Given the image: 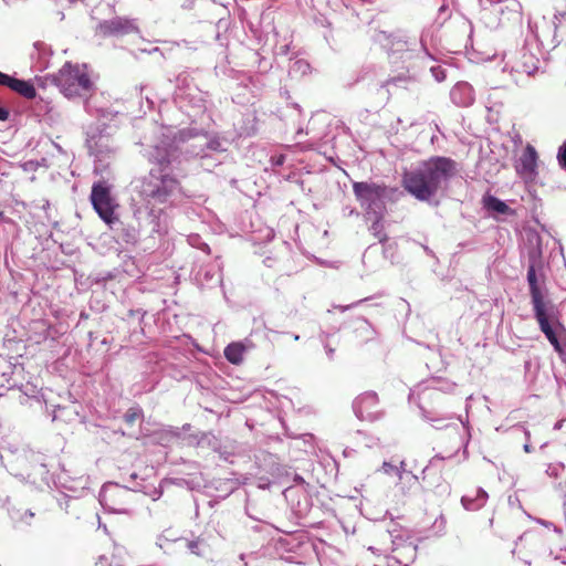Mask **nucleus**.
Segmentation results:
<instances>
[{"mask_svg":"<svg viewBox=\"0 0 566 566\" xmlns=\"http://www.w3.org/2000/svg\"><path fill=\"white\" fill-rule=\"evenodd\" d=\"M457 171L458 164L453 159L434 156L422 161L418 168L403 172L401 185L416 199L428 201Z\"/></svg>","mask_w":566,"mask_h":566,"instance_id":"obj_1","label":"nucleus"},{"mask_svg":"<svg viewBox=\"0 0 566 566\" xmlns=\"http://www.w3.org/2000/svg\"><path fill=\"white\" fill-rule=\"evenodd\" d=\"M527 283L534 318L554 349L562 354V339L566 329L560 323L558 306L548 297L545 281L538 277L534 264H530L527 269Z\"/></svg>","mask_w":566,"mask_h":566,"instance_id":"obj_2","label":"nucleus"},{"mask_svg":"<svg viewBox=\"0 0 566 566\" xmlns=\"http://www.w3.org/2000/svg\"><path fill=\"white\" fill-rule=\"evenodd\" d=\"M51 77L52 83L57 86L60 92L67 98L87 99L95 91L94 83L85 65L66 62Z\"/></svg>","mask_w":566,"mask_h":566,"instance_id":"obj_3","label":"nucleus"},{"mask_svg":"<svg viewBox=\"0 0 566 566\" xmlns=\"http://www.w3.org/2000/svg\"><path fill=\"white\" fill-rule=\"evenodd\" d=\"M178 188L179 181L169 175L149 177L143 181L140 193L149 203H165Z\"/></svg>","mask_w":566,"mask_h":566,"instance_id":"obj_4","label":"nucleus"},{"mask_svg":"<svg viewBox=\"0 0 566 566\" xmlns=\"http://www.w3.org/2000/svg\"><path fill=\"white\" fill-rule=\"evenodd\" d=\"M91 202L98 217L107 224H113L118 221L115 214L114 198L111 195V189L105 182H95L91 191Z\"/></svg>","mask_w":566,"mask_h":566,"instance_id":"obj_5","label":"nucleus"},{"mask_svg":"<svg viewBox=\"0 0 566 566\" xmlns=\"http://www.w3.org/2000/svg\"><path fill=\"white\" fill-rule=\"evenodd\" d=\"M353 191L361 207L371 209L387 196V186L384 184L357 181L353 184Z\"/></svg>","mask_w":566,"mask_h":566,"instance_id":"obj_6","label":"nucleus"},{"mask_svg":"<svg viewBox=\"0 0 566 566\" xmlns=\"http://www.w3.org/2000/svg\"><path fill=\"white\" fill-rule=\"evenodd\" d=\"M537 151L527 145L515 164L517 175L526 182L533 181L537 176Z\"/></svg>","mask_w":566,"mask_h":566,"instance_id":"obj_7","label":"nucleus"},{"mask_svg":"<svg viewBox=\"0 0 566 566\" xmlns=\"http://www.w3.org/2000/svg\"><path fill=\"white\" fill-rule=\"evenodd\" d=\"M486 499L488 494L483 490L475 489L472 491V494L463 495L461 502L465 510L475 511L485 504Z\"/></svg>","mask_w":566,"mask_h":566,"instance_id":"obj_8","label":"nucleus"},{"mask_svg":"<svg viewBox=\"0 0 566 566\" xmlns=\"http://www.w3.org/2000/svg\"><path fill=\"white\" fill-rule=\"evenodd\" d=\"M244 353L245 346L240 342L231 343L224 348V357L233 365H240L243 361Z\"/></svg>","mask_w":566,"mask_h":566,"instance_id":"obj_9","label":"nucleus"},{"mask_svg":"<svg viewBox=\"0 0 566 566\" xmlns=\"http://www.w3.org/2000/svg\"><path fill=\"white\" fill-rule=\"evenodd\" d=\"M10 90L18 93L27 99H33L36 96V90L34 85L24 80L13 78Z\"/></svg>","mask_w":566,"mask_h":566,"instance_id":"obj_10","label":"nucleus"},{"mask_svg":"<svg viewBox=\"0 0 566 566\" xmlns=\"http://www.w3.org/2000/svg\"><path fill=\"white\" fill-rule=\"evenodd\" d=\"M518 207H510L506 202L497 199V222L501 220H513L517 214Z\"/></svg>","mask_w":566,"mask_h":566,"instance_id":"obj_11","label":"nucleus"},{"mask_svg":"<svg viewBox=\"0 0 566 566\" xmlns=\"http://www.w3.org/2000/svg\"><path fill=\"white\" fill-rule=\"evenodd\" d=\"M507 138L510 139L507 143L503 142L502 146L506 153H515L518 146L522 144L521 135L514 129L507 134Z\"/></svg>","mask_w":566,"mask_h":566,"instance_id":"obj_12","label":"nucleus"},{"mask_svg":"<svg viewBox=\"0 0 566 566\" xmlns=\"http://www.w3.org/2000/svg\"><path fill=\"white\" fill-rule=\"evenodd\" d=\"M143 418V410L139 407H130L124 415V421L133 426L138 419Z\"/></svg>","mask_w":566,"mask_h":566,"instance_id":"obj_13","label":"nucleus"},{"mask_svg":"<svg viewBox=\"0 0 566 566\" xmlns=\"http://www.w3.org/2000/svg\"><path fill=\"white\" fill-rule=\"evenodd\" d=\"M565 472V465L563 463H549L546 468V474L551 478L558 479Z\"/></svg>","mask_w":566,"mask_h":566,"instance_id":"obj_14","label":"nucleus"},{"mask_svg":"<svg viewBox=\"0 0 566 566\" xmlns=\"http://www.w3.org/2000/svg\"><path fill=\"white\" fill-rule=\"evenodd\" d=\"M504 2L507 3L505 6V8L511 11L513 21L520 22L521 21V12H520L521 4L516 0H505Z\"/></svg>","mask_w":566,"mask_h":566,"instance_id":"obj_15","label":"nucleus"},{"mask_svg":"<svg viewBox=\"0 0 566 566\" xmlns=\"http://www.w3.org/2000/svg\"><path fill=\"white\" fill-rule=\"evenodd\" d=\"M557 160L560 167L566 170V142L558 148Z\"/></svg>","mask_w":566,"mask_h":566,"instance_id":"obj_16","label":"nucleus"},{"mask_svg":"<svg viewBox=\"0 0 566 566\" xmlns=\"http://www.w3.org/2000/svg\"><path fill=\"white\" fill-rule=\"evenodd\" d=\"M484 207L490 211V212H494L495 211V197L492 196V195H486L485 198H484Z\"/></svg>","mask_w":566,"mask_h":566,"instance_id":"obj_17","label":"nucleus"},{"mask_svg":"<svg viewBox=\"0 0 566 566\" xmlns=\"http://www.w3.org/2000/svg\"><path fill=\"white\" fill-rule=\"evenodd\" d=\"M13 76H10L6 73L0 72V85L6 87H11V84L13 82Z\"/></svg>","mask_w":566,"mask_h":566,"instance_id":"obj_18","label":"nucleus"},{"mask_svg":"<svg viewBox=\"0 0 566 566\" xmlns=\"http://www.w3.org/2000/svg\"><path fill=\"white\" fill-rule=\"evenodd\" d=\"M199 544H200L199 541H191L188 544V548L191 551V553H193L196 555H200Z\"/></svg>","mask_w":566,"mask_h":566,"instance_id":"obj_19","label":"nucleus"},{"mask_svg":"<svg viewBox=\"0 0 566 566\" xmlns=\"http://www.w3.org/2000/svg\"><path fill=\"white\" fill-rule=\"evenodd\" d=\"M382 470L385 473L390 474L391 472H397V467L389 462H384Z\"/></svg>","mask_w":566,"mask_h":566,"instance_id":"obj_20","label":"nucleus"},{"mask_svg":"<svg viewBox=\"0 0 566 566\" xmlns=\"http://www.w3.org/2000/svg\"><path fill=\"white\" fill-rule=\"evenodd\" d=\"M525 436H526V442H525L523 449H524V451L526 453H530L532 451V447H531V443H530V432L525 431Z\"/></svg>","mask_w":566,"mask_h":566,"instance_id":"obj_21","label":"nucleus"},{"mask_svg":"<svg viewBox=\"0 0 566 566\" xmlns=\"http://www.w3.org/2000/svg\"><path fill=\"white\" fill-rule=\"evenodd\" d=\"M9 117V111L0 106V120H7Z\"/></svg>","mask_w":566,"mask_h":566,"instance_id":"obj_22","label":"nucleus"},{"mask_svg":"<svg viewBox=\"0 0 566 566\" xmlns=\"http://www.w3.org/2000/svg\"><path fill=\"white\" fill-rule=\"evenodd\" d=\"M118 24H119V22H115V21L111 22V27H112L113 30H117L118 29Z\"/></svg>","mask_w":566,"mask_h":566,"instance_id":"obj_23","label":"nucleus"},{"mask_svg":"<svg viewBox=\"0 0 566 566\" xmlns=\"http://www.w3.org/2000/svg\"><path fill=\"white\" fill-rule=\"evenodd\" d=\"M378 239L380 242L385 241L387 238L385 234L380 235V234H377Z\"/></svg>","mask_w":566,"mask_h":566,"instance_id":"obj_24","label":"nucleus"},{"mask_svg":"<svg viewBox=\"0 0 566 566\" xmlns=\"http://www.w3.org/2000/svg\"><path fill=\"white\" fill-rule=\"evenodd\" d=\"M509 67V63H505V65L502 69V73H506Z\"/></svg>","mask_w":566,"mask_h":566,"instance_id":"obj_25","label":"nucleus"},{"mask_svg":"<svg viewBox=\"0 0 566 566\" xmlns=\"http://www.w3.org/2000/svg\"><path fill=\"white\" fill-rule=\"evenodd\" d=\"M378 227H380V224H379V222H378V221H377V222H375V223L373 224V229H374V230H376Z\"/></svg>","mask_w":566,"mask_h":566,"instance_id":"obj_26","label":"nucleus"},{"mask_svg":"<svg viewBox=\"0 0 566 566\" xmlns=\"http://www.w3.org/2000/svg\"><path fill=\"white\" fill-rule=\"evenodd\" d=\"M562 289L566 291V282L562 284Z\"/></svg>","mask_w":566,"mask_h":566,"instance_id":"obj_27","label":"nucleus"},{"mask_svg":"<svg viewBox=\"0 0 566 566\" xmlns=\"http://www.w3.org/2000/svg\"><path fill=\"white\" fill-rule=\"evenodd\" d=\"M500 11H501V14L504 13V9L502 7L500 8Z\"/></svg>","mask_w":566,"mask_h":566,"instance_id":"obj_28","label":"nucleus"},{"mask_svg":"<svg viewBox=\"0 0 566 566\" xmlns=\"http://www.w3.org/2000/svg\"><path fill=\"white\" fill-rule=\"evenodd\" d=\"M562 17H566V12L562 13Z\"/></svg>","mask_w":566,"mask_h":566,"instance_id":"obj_29","label":"nucleus"}]
</instances>
